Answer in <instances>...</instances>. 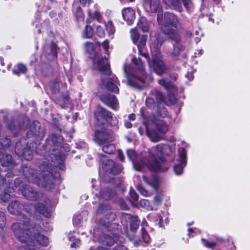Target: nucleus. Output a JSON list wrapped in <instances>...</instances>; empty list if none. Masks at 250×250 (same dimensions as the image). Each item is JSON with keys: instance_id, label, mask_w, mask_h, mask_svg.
<instances>
[{"instance_id": "f257e3e1", "label": "nucleus", "mask_w": 250, "mask_h": 250, "mask_svg": "<svg viewBox=\"0 0 250 250\" xmlns=\"http://www.w3.org/2000/svg\"><path fill=\"white\" fill-rule=\"evenodd\" d=\"M24 223H14L12 229L16 238L21 243V248L24 250H37L39 246H47L48 238L40 233V227L33 222L28 223L25 218Z\"/></svg>"}, {"instance_id": "f03ea898", "label": "nucleus", "mask_w": 250, "mask_h": 250, "mask_svg": "<svg viewBox=\"0 0 250 250\" xmlns=\"http://www.w3.org/2000/svg\"><path fill=\"white\" fill-rule=\"evenodd\" d=\"M48 162H43L40 167L41 173L39 174L37 169L32 167L28 164L23 165L21 171L24 179L29 183L41 185L45 190H50L55 187V179L52 173L51 167Z\"/></svg>"}, {"instance_id": "7ed1b4c3", "label": "nucleus", "mask_w": 250, "mask_h": 250, "mask_svg": "<svg viewBox=\"0 0 250 250\" xmlns=\"http://www.w3.org/2000/svg\"><path fill=\"white\" fill-rule=\"evenodd\" d=\"M178 23V20L174 14L169 12L165 13L164 24L161 28V31L167 36L168 40L173 42V48L169 51V55L175 59H177L185 49V46L182 43L180 33L171 27H176Z\"/></svg>"}, {"instance_id": "20e7f679", "label": "nucleus", "mask_w": 250, "mask_h": 250, "mask_svg": "<svg viewBox=\"0 0 250 250\" xmlns=\"http://www.w3.org/2000/svg\"><path fill=\"white\" fill-rule=\"evenodd\" d=\"M63 142V138L62 136L52 134L48 137L45 146V148L49 150L46 160L50 163V166L58 167L61 170L65 168L63 163L65 155L59 150L62 147Z\"/></svg>"}, {"instance_id": "39448f33", "label": "nucleus", "mask_w": 250, "mask_h": 250, "mask_svg": "<svg viewBox=\"0 0 250 250\" xmlns=\"http://www.w3.org/2000/svg\"><path fill=\"white\" fill-rule=\"evenodd\" d=\"M126 153L128 158L133 163V166L137 170H141L145 166L151 170H165L167 168L161 167V164L164 163V160L160 159L158 161L154 158V154L149 149L142 152L140 156L141 163L136 162L137 154L134 150L129 149Z\"/></svg>"}, {"instance_id": "423d86ee", "label": "nucleus", "mask_w": 250, "mask_h": 250, "mask_svg": "<svg viewBox=\"0 0 250 250\" xmlns=\"http://www.w3.org/2000/svg\"><path fill=\"white\" fill-rule=\"evenodd\" d=\"M132 62L134 66L135 71L127 70V66H124L125 75L127 79L128 84L135 88L141 89L144 86V77L146 72L142 60L140 58H133Z\"/></svg>"}, {"instance_id": "0eeeda50", "label": "nucleus", "mask_w": 250, "mask_h": 250, "mask_svg": "<svg viewBox=\"0 0 250 250\" xmlns=\"http://www.w3.org/2000/svg\"><path fill=\"white\" fill-rule=\"evenodd\" d=\"M114 139V132L108 128H102L95 132V142L106 154H111L115 152L116 148L113 144Z\"/></svg>"}, {"instance_id": "6e6552de", "label": "nucleus", "mask_w": 250, "mask_h": 250, "mask_svg": "<svg viewBox=\"0 0 250 250\" xmlns=\"http://www.w3.org/2000/svg\"><path fill=\"white\" fill-rule=\"evenodd\" d=\"M60 80L56 78L50 81L48 85L54 101L64 108L70 103V98L67 92L60 93Z\"/></svg>"}, {"instance_id": "1a4fd4ad", "label": "nucleus", "mask_w": 250, "mask_h": 250, "mask_svg": "<svg viewBox=\"0 0 250 250\" xmlns=\"http://www.w3.org/2000/svg\"><path fill=\"white\" fill-rule=\"evenodd\" d=\"M94 115L99 124H104L107 123L111 126H115L118 123L117 117L113 116V114L111 112L100 105L97 106Z\"/></svg>"}, {"instance_id": "9d476101", "label": "nucleus", "mask_w": 250, "mask_h": 250, "mask_svg": "<svg viewBox=\"0 0 250 250\" xmlns=\"http://www.w3.org/2000/svg\"><path fill=\"white\" fill-rule=\"evenodd\" d=\"M97 155L102 163L103 169L106 174L115 175L119 174L121 172V167L117 165L113 160H104V158L106 157V155L102 153H97Z\"/></svg>"}, {"instance_id": "9b49d317", "label": "nucleus", "mask_w": 250, "mask_h": 250, "mask_svg": "<svg viewBox=\"0 0 250 250\" xmlns=\"http://www.w3.org/2000/svg\"><path fill=\"white\" fill-rule=\"evenodd\" d=\"M28 143L25 138H21L15 145V152L19 157H23L24 159L29 161L33 158V151L28 147Z\"/></svg>"}, {"instance_id": "f8f14e48", "label": "nucleus", "mask_w": 250, "mask_h": 250, "mask_svg": "<svg viewBox=\"0 0 250 250\" xmlns=\"http://www.w3.org/2000/svg\"><path fill=\"white\" fill-rule=\"evenodd\" d=\"M12 173H8L5 176V179L0 180V199L3 202L8 201L10 198V194L8 192L13 191L12 180L10 182V180H7V178L11 177Z\"/></svg>"}, {"instance_id": "ddd939ff", "label": "nucleus", "mask_w": 250, "mask_h": 250, "mask_svg": "<svg viewBox=\"0 0 250 250\" xmlns=\"http://www.w3.org/2000/svg\"><path fill=\"white\" fill-rule=\"evenodd\" d=\"M8 210L11 214L16 215H20L23 220L21 221L20 223H24V221L26 220L25 218L28 219V224L31 223L29 218L22 212L23 211H24L27 213H30V210H28V208H25L24 205L21 204L19 201L15 200L11 202L8 206Z\"/></svg>"}, {"instance_id": "4468645a", "label": "nucleus", "mask_w": 250, "mask_h": 250, "mask_svg": "<svg viewBox=\"0 0 250 250\" xmlns=\"http://www.w3.org/2000/svg\"><path fill=\"white\" fill-rule=\"evenodd\" d=\"M29 124V119L25 117L21 116L19 117V121L11 118L7 122L6 125L9 130L16 134L20 130L26 128Z\"/></svg>"}, {"instance_id": "2eb2a0df", "label": "nucleus", "mask_w": 250, "mask_h": 250, "mask_svg": "<svg viewBox=\"0 0 250 250\" xmlns=\"http://www.w3.org/2000/svg\"><path fill=\"white\" fill-rule=\"evenodd\" d=\"M153 95L156 100L158 101L157 108L153 113H156L157 115L162 118H165L168 116V111L166 108L164 106V95L163 93L157 89H154L153 91Z\"/></svg>"}, {"instance_id": "dca6fc26", "label": "nucleus", "mask_w": 250, "mask_h": 250, "mask_svg": "<svg viewBox=\"0 0 250 250\" xmlns=\"http://www.w3.org/2000/svg\"><path fill=\"white\" fill-rule=\"evenodd\" d=\"M155 148L158 152L157 155H160L161 156V157H159L158 158H157L155 157V155H154V158L156 159H157L158 161H159L160 159H162L163 160H164V163L161 164V167L162 168H165V167H167V169H166L165 170H161L160 169V170H155V171H161V172H164V171H167V169L168 168L169 166H168V164L166 162L165 159L162 157V156L163 155H166V156L170 155L172 152V148H171V147L170 146H169L167 145H164V144H162L157 145L156 146Z\"/></svg>"}, {"instance_id": "f3484780", "label": "nucleus", "mask_w": 250, "mask_h": 250, "mask_svg": "<svg viewBox=\"0 0 250 250\" xmlns=\"http://www.w3.org/2000/svg\"><path fill=\"white\" fill-rule=\"evenodd\" d=\"M45 129L42 126L39 122L34 121L32 123L30 129L26 133L28 138L32 137H38L40 139H42L45 136Z\"/></svg>"}, {"instance_id": "a211bd4d", "label": "nucleus", "mask_w": 250, "mask_h": 250, "mask_svg": "<svg viewBox=\"0 0 250 250\" xmlns=\"http://www.w3.org/2000/svg\"><path fill=\"white\" fill-rule=\"evenodd\" d=\"M20 190L22 195L28 200L37 201L40 198V193L29 185H22L21 187H20Z\"/></svg>"}, {"instance_id": "6ab92c4d", "label": "nucleus", "mask_w": 250, "mask_h": 250, "mask_svg": "<svg viewBox=\"0 0 250 250\" xmlns=\"http://www.w3.org/2000/svg\"><path fill=\"white\" fill-rule=\"evenodd\" d=\"M100 100L105 105L114 110H117L118 101L116 97L113 94L105 93L100 96Z\"/></svg>"}, {"instance_id": "aec40b11", "label": "nucleus", "mask_w": 250, "mask_h": 250, "mask_svg": "<svg viewBox=\"0 0 250 250\" xmlns=\"http://www.w3.org/2000/svg\"><path fill=\"white\" fill-rule=\"evenodd\" d=\"M178 152L180 164L174 167V170L177 175H180L183 173V168L187 165V152L184 147H180Z\"/></svg>"}, {"instance_id": "412c9836", "label": "nucleus", "mask_w": 250, "mask_h": 250, "mask_svg": "<svg viewBox=\"0 0 250 250\" xmlns=\"http://www.w3.org/2000/svg\"><path fill=\"white\" fill-rule=\"evenodd\" d=\"M147 62L149 66L150 67H152L154 72L157 74L162 75L166 71V66L160 59L155 58L150 61V59L148 58Z\"/></svg>"}, {"instance_id": "4be33fe9", "label": "nucleus", "mask_w": 250, "mask_h": 250, "mask_svg": "<svg viewBox=\"0 0 250 250\" xmlns=\"http://www.w3.org/2000/svg\"><path fill=\"white\" fill-rule=\"evenodd\" d=\"M101 81L107 90L115 93H119V89L117 85L118 79L116 77H113L107 80L102 78Z\"/></svg>"}, {"instance_id": "5701e85b", "label": "nucleus", "mask_w": 250, "mask_h": 250, "mask_svg": "<svg viewBox=\"0 0 250 250\" xmlns=\"http://www.w3.org/2000/svg\"><path fill=\"white\" fill-rule=\"evenodd\" d=\"M117 193L115 188L107 187L99 192V197L104 200H111L116 198Z\"/></svg>"}, {"instance_id": "b1692460", "label": "nucleus", "mask_w": 250, "mask_h": 250, "mask_svg": "<svg viewBox=\"0 0 250 250\" xmlns=\"http://www.w3.org/2000/svg\"><path fill=\"white\" fill-rule=\"evenodd\" d=\"M97 63L98 69L102 75L108 76L111 74L110 64L106 58H101Z\"/></svg>"}, {"instance_id": "393cba45", "label": "nucleus", "mask_w": 250, "mask_h": 250, "mask_svg": "<svg viewBox=\"0 0 250 250\" xmlns=\"http://www.w3.org/2000/svg\"><path fill=\"white\" fill-rule=\"evenodd\" d=\"M122 15L125 21L128 25L132 23L135 18V13L133 9L130 7L124 8L122 10Z\"/></svg>"}, {"instance_id": "a878e982", "label": "nucleus", "mask_w": 250, "mask_h": 250, "mask_svg": "<svg viewBox=\"0 0 250 250\" xmlns=\"http://www.w3.org/2000/svg\"><path fill=\"white\" fill-rule=\"evenodd\" d=\"M57 46L54 42H51L50 45L46 48L45 53L48 60H52L57 57Z\"/></svg>"}, {"instance_id": "bb28decb", "label": "nucleus", "mask_w": 250, "mask_h": 250, "mask_svg": "<svg viewBox=\"0 0 250 250\" xmlns=\"http://www.w3.org/2000/svg\"><path fill=\"white\" fill-rule=\"evenodd\" d=\"M144 1L146 5L149 6L150 10L153 13H156L162 10L160 0H144Z\"/></svg>"}, {"instance_id": "cd10ccee", "label": "nucleus", "mask_w": 250, "mask_h": 250, "mask_svg": "<svg viewBox=\"0 0 250 250\" xmlns=\"http://www.w3.org/2000/svg\"><path fill=\"white\" fill-rule=\"evenodd\" d=\"M32 208H33L37 212L45 217H48L49 215V212L47 208L42 203H38L34 206H31L28 210L31 211ZM28 213L31 214V212H30V213Z\"/></svg>"}, {"instance_id": "c85d7f7f", "label": "nucleus", "mask_w": 250, "mask_h": 250, "mask_svg": "<svg viewBox=\"0 0 250 250\" xmlns=\"http://www.w3.org/2000/svg\"><path fill=\"white\" fill-rule=\"evenodd\" d=\"M116 215L111 210L105 214V217L99 220V224L105 227H108L109 223L115 220Z\"/></svg>"}, {"instance_id": "c756f323", "label": "nucleus", "mask_w": 250, "mask_h": 250, "mask_svg": "<svg viewBox=\"0 0 250 250\" xmlns=\"http://www.w3.org/2000/svg\"><path fill=\"white\" fill-rule=\"evenodd\" d=\"M0 162L3 167L14 166L15 162L12 159V156L7 153H3L0 159Z\"/></svg>"}, {"instance_id": "7c9ffc66", "label": "nucleus", "mask_w": 250, "mask_h": 250, "mask_svg": "<svg viewBox=\"0 0 250 250\" xmlns=\"http://www.w3.org/2000/svg\"><path fill=\"white\" fill-rule=\"evenodd\" d=\"M181 0H163L164 2L172 9L181 12L183 11Z\"/></svg>"}, {"instance_id": "2f4dec72", "label": "nucleus", "mask_w": 250, "mask_h": 250, "mask_svg": "<svg viewBox=\"0 0 250 250\" xmlns=\"http://www.w3.org/2000/svg\"><path fill=\"white\" fill-rule=\"evenodd\" d=\"M144 181L149 186L153 188L154 189H157L159 185V179L157 176L152 175L150 176H143Z\"/></svg>"}, {"instance_id": "473e14b6", "label": "nucleus", "mask_w": 250, "mask_h": 250, "mask_svg": "<svg viewBox=\"0 0 250 250\" xmlns=\"http://www.w3.org/2000/svg\"><path fill=\"white\" fill-rule=\"evenodd\" d=\"M146 131L147 136L152 142H157L160 141L162 138L160 133H157L155 130H149L146 127Z\"/></svg>"}, {"instance_id": "72a5a7b5", "label": "nucleus", "mask_w": 250, "mask_h": 250, "mask_svg": "<svg viewBox=\"0 0 250 250\" xmlns=\"http://www.w3.org/2000/svg\"><path fill=\"white\" fill-rule=\"evenodd\" d=\"M128 218L130 221V229L133 231H135L139 227L140 221L136 216L128 215Z\"/></svg>"}, {"instance_id": "f704fd0d", "label": "nucleus", "mask_w": 250, "mask_h": 250, "mask_svg": "<svg viewBox=\"0 0 250 250\" xmlns=\"http://www.w3.org/2000/svg\"><path fill=\"white\" fill-rule=\"evenodd\" d=\"M153 91H152V95H153ZM154 97H147L146 100V104L147 107L149 109H151L153 111V112L155 111L156 108H157L158 101L156 100V102H155L154 100Z\"/></svg>"}, {"instance_id": "c9c22d12", "label": "nucleus", "mask_w": 250, "mask_h": 250, "mask_svg": "<svg viewBox=\"0 0 250 250\" xmlns=\"http://www.w3.org/2000/svg\"><path fill=\"white\" fill-rule=\"evenodd\" d=\"M138 28H140L143 32H147L149 31V23L146 19L141 18L137 23Z\"/></svg>"}, {"instance_id": "e433bc0d", "label": "nucleus", "mask_w": 250, "mask_h": 250, "mask_svg": "<svg viewBox=\"0 0 250 250\" xmlns=\"http://www.w3.org/2000/svg\"><path fill=\"white\" fill-rule=\"evenodd\" d=\"M147 39V35H143L141 36L139 43L138 44V48L139 49V53L143 56H144L145 58H147L148 55L145 53H143L142 52V49L146 45V41Z\"/></svg>"}, {"instance_id": "4c0bfd02", "label": "nucleus", "mask_w": 250, "mask_h": 250, "mask_svg": "<svg viewBox=\"0 0 250 250\" xmlns=\"http://www.w3.org/2000/svg\"><path fill=\"white\" fill-rule=\"evenodd\" d=\"M111 210L110 205L107 203L102 204L100 205L97 210V213L101 214H105Z\"/></svg>"}, {"instance_id": "58836bf2", "label": "nucleus", "mask_w": 250, "mask_h": 250, "mask_svg": "<svg viewBox=\"0 0 250 250\" xmlns=\"http://www.w3.org/2000/svg\"><path fill=\"white\" fill-rule=\"evenodd\" d=\"M176 98L173 94L169 93L167 99L164 97V100L162 101L165 104L170 106L175 104L176 102Z\"/></svg>"}, {"instance_id": "ea45409f", "label": "nucleus", "mask_w": 250, "mask_h": 250, "mask_svg": "<svg viewBox=\"0 0 250 250\" xmlns=\"http://www.w3.org/2000/svg\"><path fill=\"white\" fill-rule=\"evenodd\" d=\"M156 126L157 130L162 134L165 133L168 130L167 125L163 121L156 123Z\"/></svg>"}, {"instance_id": "a19ab883", "label": "nucleus", "mask_w": 250, "mask_h": 250, "mask_svg": "<svg viewBox=\"0 0 250 250\" xmlns=\"http://www.w3.org/2000/svg\"><path fill=\"white\" fill-rule=\"evenodd\" d=\"M27 67L22 63H19L15 66L13 71L15 74L19 75L20 73H25L27 71Z\"/></svg>"}, {"instance_id": "79ce46f5", "label": "nucleus", "mask_w": 250, "mask_h": 250, "mask_svg": "<svg viewBox=\"0 0 250 250\" xmlns=\"http://www.w3.org/2000/svg\"><path fill=\"white\" fill-rule=\"evenodd\" d=\"M159 83L169 90H173L174 89V85L173 83L172 82L165 79H161L159 80Z\"/></svg>"}, {"instance_id": "37998d69", "label": "nucleus", "mask_w": 250, "mask_h": 250, "mask_svg": "<svg viewBox=\"0 0 250 250\" xmlns=\"http://www.w3.org/2000/svg\"><path fill=\"white\" fill-rule=\"evenodd\" d=\"M94 31L91 26L86 25L83 31V36L85 38H90L93 35Z\"/></svg>"}, {"instance_id": "c03bdc74", "label": "nucleus", "mask_w": 250, "mask_h": 250, "mask_svg": "<svg viewBox=\"0 0 250 250\" xmlns=\"http://www.w3.org/2000/svg\"><path fill=\"white\" fill-rule=\"evenodd\" d=\"M184 6L188 12H191L194 8V4L191 0H181Z\"/></svg>"}, {"instance_id": "a18cd8bd", "label": "nucleus", "mask_w": 250, "mask_h": 250, "mask_svg": "<svg viewBox=\"0 0 250 250\" xmlns=\"http://www.w3.org/2000/svg\"><path fill=\"white\" fill-rule=\"evenodd\" d=\"M74 15L76 20L78 22L83 21L84 17L83 14L82 12V9L81 7H78L77 8L76 11L74 12Z\"/></svg>"}, {"instance_id": "49530a36", "label": "nucleus", "mask_w": 250, "mask_h": 250, "mask_svg": "<svg viewBox=\"0 0 250 250\" xmlns=\"http://www.w3.org/2000/svg\"><path fill=\"white\" fill-rule=\"evenodd\" d=\"M103 242L107 246H112L115 243V240L108 235H104Z\"/></svg>"}, {"instance_id": "de8ad7c7", "label": "nucleus", "mask_w": 250, "mask_h": 250, "mask_svg": "<svg viewBox=\"0 0 250 250\" xmlns=\"http://www.w3.org/2000/svg\"><path fill=\"white\" fill-rule=\"evenodd\" d=\"M131 37L134 43H136L139 40V35L136 29H132L130 30Z\"/></svg>"}, {"instance_id": "09e8293b", "label": "nucleus", "mask_w": 250, "mask_h": 250, "mask_svg": "<svg viewBox=\"0 0 250 250\" xmlns=\"http://www.w3.org/2000/svg\"><path fill=\"white\" fill-rule=\"evenodd\" d=\"M0 144L3 147H8L11 145V140L10 138L5 137L0 139Z\"/></svg>"}, {"instance_id": "8fccbe9b", "label": "nucleus", "mask_w": 250, "mask_h": 250, "mask_svg": "<svg viewBox=\"0 0 250 250\" xmlns=\"http://www.w3.org/2000/svg\"><path fill=\"white\" fill-rule=\"evenodd\" d=\"M6 224V217L5 213L2 211H0V228H3Z\"/></svg>"}, {"instance_id": "3c124183", "label": "nucleus", "mask_w": 250, "mask_h": 250, "mask_svg": "<svg viewBox=\"0 0 250 250\" xmlns=\"http://www.w3.org/2000/svg\"><path fill=\"white\" fill-rule=\"evenodd\" d=\"M96 34L100 38L104 37L105 35V32L103 27L100 25L97 26Z\"/></svg>"}, {"instance_id": "603ef678", "label": "nucleus", "mask_w": 250, "mask_h": 250, "mask_svg": "<svg viewBox=\"0 0 250 250\" xmlns=\"http://www.w3.org/2000/svg\"><path fill=\"white\" fill-rule=\"evenodd\" d=\"M107 30L110 34H113L115 32V28L111 21H108L106 25Z\"/></svg>"}, {"instance_id": "864d4df0", "label": "nucleus", "mask_w": 250, "mask_h": 250, "mask_svg": "<svg viewBox=\"0 0 250 250\" xmlns=\"http://www.w3.org/2000/svg\"><path fill=\"white\" fill-rule=\"evenodd\" d=\"M202 241L204 245L208 248H212L216 246V244L214 242L210 243L205 239H202Z\"/></svg>"}, {"instance_id": "5fc2aeb1", "label": "nucleus", "mask_w": 250, "mask_h": 250, "mask_svg": "<svg viewBox=\"0 0 250 250\" xmlns=\"http://www.w3.org/2000/svg\"><path fill=\"white\" fill-rule=\"evenodd\" d=\"M130 196L132 200L134 202L138 200L139 195L134 190H130Z\"/></svg>"}, {"instance_id": "6e6d98bb", "label": "nucleus", "mask_w": 250, "mask_h": 250, "mask_svg": "<svg viewBox=\"0 0 250 250\" xmlns=\"http://www.w3.org/2000/svg\"><path fill=\"white\" fill-rule=\"evenodd\" d=\"M85 47L86 50L87 52H90L93 50V44L92 43L90 42H86L85 43Z\"/></svg>"}, {"instance_id": "4d7b16f0", "label": "nucleus", "mask_w": 250, "mask_h": 250, "mask_svg": "<svg viewBox=\"0 0 250 250\" xmlns=\"http://www.w3.org/2000/svg\"><path fill=\"white\" fill-rule=\"evenodd\" d=\"M14 185L16 187L21 186L22 184V181L20 178H17L14 181Z\"/></svg>"}, {"instance_id": "13d9d810", "label": "nucleus", "mask_w": 250, "mask_h": 250, "mask_svg": "<svg viewBox=\"0 0 250 250\" xmlns=\"http://www.w3.org/2000/svg\"><path fill=\"white\" fill-rule=\"evenodd\" d=\"M142 238H143V240L144 241V242L145 243H147L149 242L150 237H149V236L147 232H143L142 234Z\"/></svg>"}, {"instance_id": "bf43d9fd", "label": "nucleus", "mask_w": 250, "mask_h": 250, "mask_svg": "<svg viewBox=\"0 0 250 250\" xmlns=\"http://www.w3.org/2000/svg\"><path fill=\"white\" fill-rule=\"evenodd\" d=\"M149 202L147 200H141L140 201V205L145 208H146L147 209H148L149 208Z\"/></svg>"}, {"instance_id": "052dcab7", "label": "nucleus", "mask_w": 250, "mask_h": 250, "mask_svg": "<svg viewBox=\"0 0 250 250\" xmlns=\"http://www.w3.org/2000/svg\"><path fill=\"white\" fill-rule=\"evenodd\" d=\"M157 12H158L157 15V21L159 24L162 23L163 22H164V16L163 14L161 13V10Z\"/></svg>"}, {"instance_id": "680f3d73", "label": "nucleus", "mask_w": 250, "mask_h": 250, "mask_svg": "<svg viewBox=\"0 0 250 250\" xmlns=\"http://www.w3.org/2000/svg\"><path fill=\"white\" fill-rule=\"evenodd\" d=\"M138 189L140 193L144 196H146L147 195V191L141 186L138 187Z\"/></svg>"}, {"instance_id": "e2e57ef3", "label": "nucleus", "mask_w": 250, "mask_h": 250, "mask_svg": "<svg viewBox=\"0 0 250 250\" xmlns=\"http://www.w3.org/2000/svg\"><path fill=\"white\" fill-rule=\"evenodd\" d=\"M118 158L120 161L123 162L125 160V158L123 155L122 151L121 150H118Z\"/></svg>"}, {"instance_id": "0e129e2a", "label": "nucleus", "mask_w": 250, "mask_h": 250, "mask_svg": "<svg viewBox=\"0 0 250 250\" xmlns=\"http://www.w3.org/2000/svg\"><path fill=\"white\" fill-rule=\"evenodd\" d=\"M108 43H109L108 42L107 40L104 41L102 43V46H103V48L104 49V50H105V51H107L108 50V49L109 47Z\"/></svg>"}, {"instance_id": "69168bd1", "label": "nucleus", "mask_w": 250, "mask_h": 250, "mask_svg": "<svg viewBox=\"0 0 250 250\" xmlns=\"http://www.w3.org/2000/svg\"><path fill=\"white\" fill-rule=\"evenodd\" d=\"M80 245V240H77L75 242L72 243L71 244V248H76L77 247H79Z\"/></svg>"}, {"instance_id": "338daca9", "label": "nucleus", "mask_w": 250, "mask_h": 250, "mask_svg": "<svg viewBox=\"0 0 250 250\" xmlns=\"http://www.w3.org/2000/svg\"><path fill=\"white\" fill-rule=\"evenodd\" d=\"M93 17L94 19H97L99 21L100 18V14L98 12H95Z\"/></svg>"}, {"instance_id": "774afa93", "label": "nucleus", "mask_w": 250, "mask_h": 250, "mask_svg": "<svg viewBox=\"0 0 250 250\" xmlns=\"http://www.w3.org/2000/svg\"><path fill=\"white\" fill-rule=\"evenodd\" d=\"M125 125L126 128H129L132 127V124L128 121H125Z\"/></svg>"}]
</instances>
